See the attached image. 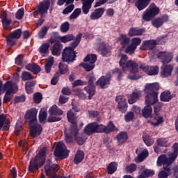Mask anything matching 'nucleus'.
<instances>
[{"label":"nucleus","instance_id":"56","mask_svg":"<svg viewBox=\"0 0 178 178\" xmlns=\"http://www.w3.org/2000/svg\"><path fill=\"white\" fill-rule=\"evenodd\" d=\"M137 169V165L136 164H131L129 165H127L125 168V172L127 173H133V172H135V170Z\"/></svg>","mask_w":178,"mask_h":178},{"label":"nucleus","instance_id":"27","mask_svg":"<svg viewBox=\"0 0 178 178\" xmlns=\"http://www.w3.org/2000/svg\"><path fill=\"white\" fill-rule=\"evenodd\" d=\"M104 12H105V9L102 8L95 10L90 16L91 20H98L99 17H102V15H104Z\"/></svg>","mask_w":178,"mask_h":178},{"label":"nucleus","instance_id":"49","mask_svg":"<svg viewBox=\"0 0 178 178\" xmlns=\"http://www.w3.org/2000/svg\"><path fill=\"white\" fill-rule=\"evenodd\" d=\"M58 67H59V72L60 74H67V73H69V67L65 65V63H60Z\"/></svg>","mask_w":178,"mask_h":178},{"label":"nucleus","instance_id":"43","mask_svg":"<svg viewBox=\"0 0 178 178\" xmlns=\"http://www.w3.org/2000/svg\"><path fill=\"white\" fill-rule=\"evenodd\" d=\"M118 169V163L112 162L107 167V173L108 175H113Z\"/></svg>","mask_w":178,"mask_h":178},{"label":"nucleus","instance_id":"8","mask_svg":"<svg viewBox=\"0 0 178 178\" xmlns=\"http://www.w3.org/2000/svg\"><path fill=\"white\" fill-rule=\"evenodd\" d=\"M74 112H79V110H76L75 107H73L72 110L68 111L67 113V118L68 119V121L70 123L72 124V129H71V135H68L67 132L65 133V141L66 143H72L73 138H72V136H74L73 134V131L75 127H76V119L77 117H76V114H74Z\"/></svg>","mask_w":178,"mask_h":178},{"label":"nucleus","instance_id":"11","mask_svg":"<svg viewBox=\"0 0 178 178\" xmlns=\"http://www.w3.org/2000/svg\"><path fill=\"white\" fill-rule=\"evenodd\" d=\"M49 114L47 121L49 123H52L54 122H59L62 119L60 116L63 115V111L58 108V106L54 105L49 109Z\"/></svg>","mask_w":178,"mask_h":178},{"label":"nucleus","instance_id":"34","mask_svg":"<svg viewBox=\"0 0 178 178\" xmlns=\"http://www.w3.org/2000/svg\"><path fill=\"white\" fill-rule=\"evenodd\" d=\"M154 172L152 170H145L142 169L140 170L139 175L138 178H147L151 176H154Z\"/></svg>","mask_w":178,"mask_h":178},{"label":"nucleus","instance_id":"37","mask_svg":"<svg viewBox=\"0 0 178 178\" xmlns=\"http://www.w3.org/2000/svg\"><path fill=\"white\" fill-rule=\"evenodd\" d=\"M97 86H99L101 88H106L109 86V79L102 76L97 81Z\"/></svg>","mask_w":178,"mask_h":178},{"label":"nucleus","instance_id":"2","mask_svg":"<svg viewBox=\"0 0 178 178\" xmlns=\"http://www.w3.org/2000/svg\"><path fill=\"white\" fill-rule=\"evenodd\" d=\"M37 109L32 108L29 110L25 115V119L29 120L30 134L31 137H37L42 131V127L37 124Z\"/></svg>","mask_w":178,"mask_h":178},{"label":"nucleus","instance_id":"17","mask_svg":"<svg viewBox=\"0 0 178 178\" xmlns=\"http://www.w3.org/2000/svg\"><path fill=\"white\" fill-rule=\"evenodd\" d=\"M22 35V30L17 29L14 32L11 33L8 37L6 38V42L8 45H10L12 47L13 45H15L16 44V40H18V38H20Z\"/></svg>","mask_w":178,"mask_h":178},{"label":"nucleus","instance_id":"33","mask_svg":"<svg viewBox=\"0 0 178 178\" xmlns=\"http://www.w3.org/2000/svg\"><path fill=\"white\" fill-rule=\"evenodd\" d=\"M143 33H144V29L132 27L129 29L128 32V35L129 37H134L136 35H143Z\"/></svg>","mask_w":178,"mask_h":178},{"label":"nucleus","instance_id":"60","mask_svg":"<svg viewBox=\"0 0 178 178\" xmlns=\"http://www.w3.org/2000/svg\"><path fill=\"white\" fill-rule=\"evenodd\" d=\"M22 79L24 81H26V80H31V79H33V76L27 72H22Z\"/></svg>","mask_w":178,"mask_h":178},{"label":"nucleus","instance_id":"20","mask_svg":"<svg viewBox=\"0 0 178 178\" xmlns=\"http://www.w3.org/2000/svg\"><path fill=\"white\" fill-rule=\"evenodd\" d=\"M115 100L118 103V109H120L122 113H124V112L127 111V103L126 102V98L124 96H118Z\"/></svg>","mask_w":178,"mask_h":178},{"label":"nucleus","instance_id":"44","mask_svg":"<svg viewBox=\"0 0 178 178\" xmlns=\"http://www.w3.org/2000/svg\"><path fill=\"white\" fill-rule=\"evenodd\" d=\"M49 43H44L42 44L40 48H39V52L41 54V55H46V54H48L49 52Z\"/></svg>","mask_w":178,"mask_h":178},{"label":"nucleus","instance_id":"42","mask_svg":"<svg viewBox=\"0 0 178 178\" xmlns=\"http://www.w3.org/2000/svg\"><path fill=\"white\" fill-rule=\"evenodd\" d=\"M117 140L118 144H123L127 141V133L126 132H120L118 135H117Z\"/></svg>","mask_w":178,"mask_h":178},{"label":"nucleus","instance_id":"58","mask_svg":"<svg viewBox=\"0 0 178 178\" xmlns=\"http://www.w3.org/2000/svg\"><path fill=\"white\" fill-rule=\"evenodd\" d=\"M131 44L137 49V46L141 44V39L139 38H134L131 40Z\"/></svg>","mask_w":178,"mask_h":178},{"label":"nucleus","instance_id":"26","mask_svg":"<svg viewBox=\"0 0 178 178\" xmlns=\"http://www.w3.org/2000/svg\"><path fill=\"white\" fill-rule=\"evenodd\" d=\"M168 19L169 18L167 15H164L161 18H156L152 22V26L158 29L159 27H161V26H162L165 22H168Z\"/></svg>","mask_w":178,"mask_h":178},{"label":"nucleus","instance_id":"14","mask_svg":"<svg viewBox=\"0 0 178 178\" xmlns=\"http://www.w3.org/2000/svg\"><path fill=\"white\" fill-rule=\"evenodd\" d=\"M84 62L86 63H81V66L85 68L86 72H90V70H92L94 67H95V62H97V56L95 54H88L84 58Z\"/></svg>","mask_w":178,"mask_h":178},{"label":"nucleus","instance_id":"53","mask_svg":"<svg viewBox=\"0 0 178 178\" xmlns=\"http://www.w3.org/2000/svg\"><path fill=\"white\" fill-rule=\"evenodd\" d=\"M143 141L147 147H151L154 144V139L147 135L143 136Z\"/></svg>","mask_w":178,"mask_h":178},{"label":"nucleus","instance_id":"4","mask_svg":"<svg viewBox=\"0 0 178 178\" xmlns=\"http://www.w3.org/2000/svg\"><path fill=\"white\" fill-rule=\"evenodd\" d=\"M159 90V84L158 83H147L145 87V92L149 93L145 97V105L151 106L154 104L158 102V93L155 91Z\"/></svg>","mask_w":178,"mask_h":178},{"label":"nucleus","instance_id":"21","mask_svg":"<svg viewBox=\"0 0 178 178\" xmlns=\"http://www.w3.org/2000/svg\"><path fill=\"white\" fill-rule=\"evenodd\" d=\"M117 42H119L122 45L120 51H123L130 42V38L127 37V35L120 34L118 38L117 39Z\"/></svg>","mask_w":178,"mask_h":178},{"label":"nucleus","instance_id":"52","mask_svg":"<svg viewBox=\"0 0 178 178\" xmlns=\"http://www.w3.org/2000/svg\"><path fill=\"white\" fill-rule=\"evenodd\" d=\"M124 52L126 54H129L131 55V54H134V51H136V49H137L136 48V46H133L131 44L130 45H127L124 48Z\"/></svg>","mask_w":178,"mask_h":178},{"label":"nucleus","instance_id":"63","mask_svg":"<svg viewBox=\"0 0 178 178\" xmlns=\"http://www.w3.org/2000/svg\"><path fill=\"white\" fill-rule=\"evenodd\" d=\"M24 15V10L22 8H20L18 10V11L16 13V19H22L23 16Z\"/></svg>","mask_w":178,"mask_h":178},{"label":"nucleus","instance_id":"22","mask_svg":"<svg viewBox=\"0 0 178 178\" xmlns=\"http://www.w3.org/2000/svg\"><path fill=\"white\" fill-rule=\"evenodd\" d=\"M99 51L103 56H109L111 55V50L112 47L111 46H106L104 42H99Z\"/></svg>","mask_w":178,"mask_h":178},{"label":"nucleus","instance_id":"32","mask_svg":"<svg viewBox=\"0 0 178 178\" xmlns=\"http://www.w3.org/2000/svg\"><path fill=\"white\" fill-rule=\"evenodd\" d=\"M73 134H74V136L76 138V142L79 144V145H83L84 144L86 140H87L86 138H83L82 136L79 135L78 131L79 129H77V127H74Z\"/></svg>","mask_w":178,"mask_h":178},{"label":"nucleus","instance_id":"54","mask_svg":"<svg viewBox=\"0 0 178 178\" xmlns=\"http://www.w3.org/2000/svg\"><path fill=\"white\" fill-rule=\"evenodd\" d=\"M80 13H81V9L76 8L70 16V20H74V19H77V17L80 16Z\"/></svg>","mask_w":178,"mask_h":178},{"label":"nucleus","instance_id":"5","mask_svg":"<svg viewBox=\"0 0 178 178\" xmlns=\"http://www.w3.org/2000/svg\"><path fill=\"white\" fill-rule=\"evenodd\" d=\"M157 58L161 59L163 64L161 70L162 77H168V76H170L173 70V67L172 65H165L166 63H169V62H172L173 54L172 53L159 52L157 54Z\"/></svg>","mask_w":178,"mask_h":178},{"label":"nucleus","instance_id":"12","mask_svg":"<svg viewBox=\"0 0 178 178\" xmlns=\"http://www.w3.org/2000/svg\"><path fill=\"white\" fill-rule=\"evenodd\" d=\"M104 125L97 122H92L86 126L83 131L87 136H91L95 133H102L104 131Z\"/></svg>","mask_w":178,"mask_h":178},{"label":"nucleus","instance_id":"7","mask_svg":"<svg viewBox=\"0 0 178 178\" xmlns=\"http://www.w3.org/2000/svg\"><path fill=\"white\" fill-rule=\"evenodd\" d=\"M45 154H47V147L40 149L38 155L30 161L29 166V172H33L35 170H38V169H40L44 165V162H45Z\"/></svg>","mask_w":178,"mask_h":178},{"label":"nucleus","instance_id":"15","mask_svg":"<svg viewBox=\"0 0 178 178\" xmlns=\"http://www.w3.org/2000/svg\"><path fill=\"white\" fill-rule=\"evenodd\" d=\"M44 170L47 176H50L51 178H66L65 177L57 176L55 173L59 170V165L56 164H53L51 165V163L46 165L44 167Z\"/></svg>","mask_w":178,"mask_h":178},{"label":"nucleus","instance_id":"3","mask_svg":"<svg viewBox=\"0 0 178 178\" xmlns=\"http://www.w3.org/2000/svg\"><path fill=\"white\" fill-rule=\"evenodd\" d=\"M127 56L123 54L121 56V58L120 60V66L122 68L123 72H129L131 76H128L129 80H137L138 77L136 76V73L138 72V66L137 65V63L129 60L127 61Z\"/></svg>","mask_w":178,"mask_h":178},{"label":"nucleus","instance_id":"57","mask_svg":"<svg viewBox=\"0 0 178 178\" xmlns=\"http://www.w3.org/2000/svg\"><path fill=\"white\" fill-rule=\"evenodd\" d=\"M42 100V95L40 92H37L33 95V101L35 104H40Z\"/></svg>","mask_w":178,"mask_h":178},{"label":"nucleus","instance_id":"39","mask_svg":"<svg viewBox=\"0 0 178 178\" xmlns=\"http://www.w3.org/2000/svg\"><path fill=\"white\" fill-rule=\"evenodd\" d=\"M142 115L146 119L151 118L152 115V107L151 106L146 105L145 108L142 110Z\"/></svg>","mask_w":178,"mask_h":178},{"label":"nucleus","instance_id":"6","mask_svg":"<svg viewBox=\"0 0 178 178\" xmlns=\"http://www.w3.org/2000/svg\"><path fill=\"white\" fill-rule=\"evenodd\" d=\"M81 40V34H79L76 35V40L71 44V47H66L62 55V59L63 62H67V63H70V62H73L74 60V58H76V52L74 51V48L80 44V41Z\"/></svg>","mask_w":178,"mask_h":178},{"label":"nucleus","instance_id":"19","mask_svg":"<svg viewBox=\"0 0 178 178\" xmlns=\"http://www.w3.org/2000/svg\"><path fill=\"white\" fill-rule=\"evenodd\" d=\"M140 69L145 72L149 76H155L159 72V68L158 66H148L145 64H143L140 66Z\"/></svg>","mask_w":178,"mask_h":178},{"label":"nucleus","instance_id":"51","mask_svg":"<svg viewBox=\"0 0 178 178\" xmlns=\"http://www.w3.org/2000/svg\"><path fill=\"white\" fill-rule=\"evenodd\" d=\"M157 144L161 147H169L170 142L168 138H161L157 140Z\"/></svg>","mask_w":178,"mask_h":178},{"label":"nucleus","instance_id":"28","mask_svg":"<svg viewBox=\"0 0 178 178\" xmlns=\"http://www.w3.org/2000/svg\"><path fill=\"white\" fill-rule=\"evenodd\" d=\"M141 97V91L135 90L131 95L129 96L128 102L129 104H133L137 102V99Z\"/></svg>","mask_w":178,"mask_h":178},{"label":"nucleus","instance_id":"9","mask_svg":"<svg viewBox=\"0 0 178 178\" xmlns=\"http://www.w3.org/2000/svg\"><path fill=\"white\" fill-rule=\"evenodd\" d=\"M19 90L17 85L12 81H7L4 84V91H6L3 99V103L8 104L13 97V94H16V92Z\"/></svg>","mask_w":178,"mask_h":178},{"label":"nucleus","instance_id":"61","mask_svg":"<svg viewBox=\"0 0 178 178\" xmlns=\"http://www.w3.org/2000/svg\"><path fill=\"white\" fill-rule=\"evenodd\" d=\"M73 9H74V5L71 4L63 11V15H67L68 13H70Z\"/></svg>","mask_w":178,"mask_h":178},{"label":"nucleus","instance_id":"47","mask_svg":"<svg viewBox=\"0 0 178 178\" xmlns=\"http://www.w3.org/2000/svg\"><path fill=\"white\" fill-rule=\"evenodd\" d=\"M39 120L40 123H45V121L47 120V108H43L40 110Z\"/></svg>","mask_w":178,"mask_h":178},{"label":"nucleus","instance_id":"48","mask_svg":"<svg viewBox=\"0 0 178 178\" xmlns=\"http://www.w3.org/2000/svg\"><path fill=\"white\" fill-rule=\"evenodd\" d=\"M84 159V152L83 151H78L74 159V163H80Z\"/></svg>","mask_w":178,"mask_h":178},{"label":"nucleus","instance_id":"16","mask_svg":"<svg viewBox=\"0 0 178 178\" xmlns=\"http://www.w3.org/2000/svg\"><path fill=\"white\" fill-rule=\"evenodd\" d=\"M165 38H162L161 39H158L156 40H147L145 41L142 46L140 47V49L142 51H145L147 49H153L155 48L156 45L158 44H164Z\"/></svg>","mask_w":178,"mask_h":178},{"label":"nucleus","instance_id":"62","mask_svg":"<svg viewBox=\"0 0 178 178\" xmlns=\"http://www.w3.org/2000/svg\"><path fill=\"white\" fill-rule=\"evenodd\" d=\"M134 118V113L133 112H128L124 117L126 122H130Z\"/></svg>","mask_w":178,"mask_h":178},{"label":"nucleus","instance_id":"38","mask_svg":"<svg viewBox=\"0 0 178 178\" xmlns=\"http://www.w3.org/2000/svg\"><path fill=\"white\" fill-rule=\"evenodd\" d=\"M6 12L2 11L1 13V18L4 29H9V24H10V19H8Z\"/></svg>","mask_w":178,"mask_h":178},{"label":"nucleus","instance_id":"23","mask_svg":"<svg viewBox=\"0 0 178 178\" xmlns=\"http://www.w3.org/2000/svg\"><path fill=\"white\" fill-rule=\"evenodd\" d=\"M51 3L49 1H44L40 3L38 7V12L41 15V16H44L49 9V6Z\"/></svg>","mask_w":178,"mask_h":178},{"label":"nucleus","instance_id":"46","mask_svg":"<svg viewBox=\"0 0 178 178\" xmlns=\"http://www.w3.org/2000/svg\"><path fill=\"white\" fill-rule=\"evenodd\" d=\"M52 65H54V57H49L45 63V70L46 73H49L51 72V67H52Z\"/></svg>","mask_w":178,"mask_h":178},{"label":"nucleus","instance_id":"40","mask_svg":"<svg viewBox=\"0 0 178 178\" xmlns=\"http://www.w3.org/2000/svg\"><path fill=\"white\" fill-rule=\"evenodd\" d=\"M26 69H27V70H30V72H32L35 74H37V73H40V72H41V68L40 66L35 63L29 64L26 66Z\"/></svg>","mask_w":178,"mask_h":178},{"label":"nucleus","instance_id":"13","mask_svg":"<svg viewBox=\"0 0 178 178\" xmlns=\"http://www.w3.org/2000/svg\"><path fill=\"white\" fill-rule=\"evenodd\" d=\"M54 155L60 159H65L69 156V150L66 149L63 143L59 142L56 144Z\"/></svg>","mask_w":178,"mask_h":178},{"label":"nucleus","instance_id":"24","mask_svg":"<svg viewBox=\"0 0 178 178\" xmlns=\"http://www.w3.org/2000/svg\"><path fill=\"white\" fill-rule=\"evenodd\" d=\"M136 152V154H138V157L135 159V161L137 163L143 162V161H144V159H145V158L149 155L148 150L147 149H143L142 150L141 149H137Z\"/></svg>","mask_w":178,"mask_h":178},{"label":"nucleus","instance_id":"18","mask_svg":"<svg viewBox=\"0 0 178 178\" xmlns=\"http://www.w3.org/2000/svg\"><path fill=\"white\" fill-rule=\"evenodd\" d=\"M89 79L88 86L85 88L86 92L89 95V99H91V97L95 95V86H94V81H95V77L93 74L90 76H88Z\"/></svg>","mask_w":178,"mask_h":178},{"label":"nucleus","instance_id":"55","mask_svg":"<svg viewBox=\"0 0 178 178\" xmlns=\"http://www.w3.org/2000/svg\"><path fill=\"white\" fill-rule=\"evenodd\" d=\"M48 27L47 26H43L38 32V37L39 38H44L45 35H47V33H48Z\"/></svg>","mask_w":178,"mask_h":178},{"label":"nucleus","instance_id":"31","mask_svg":"<svg viewBox=\"0 0 178 178\" xmlns=\"http://www.w3.org/2000/svg\"><path fill=\"white\" fill-rule=\"evenodd\" d=\"M151 0H136L135 3V6L138 9V10H143L145 9L146 6H148Z\"/></svg>","mask_w":178,"mask_h":178},{"label":"nucleus","instance_id":"35","mask_svg":"<svg viewBox=\"0 0 178 178\" xmlns=\"http://www.w3.org/2000/svg\"><path fill=\"white\" fill-rule=\"evenodd\" d=\"M10 123V122H9V119L6 118V116H5V115H0V130L1 129H2V127H4L6 130L9 129Z\"/></svg>","mask_w":178,"mask_h":178},{"label":"nucleus","instance_id":"50","mask_svg":"<svg viewBox=\"0 0 178 178\" xmlns=\"http://www.w3.org/2000/svg\"><path fill=\"white\" fill-rule=\"evenodd\" d=\"M34 86H35V81H29L26 83L25 88L27 94H32Z\"/></svg>","mask_w":178,"mask_h":178},{"label":"nucleus","instance_id":"36","mask_svg":"<svg viewBox=\"0 0 178 178\" xmlns=\"http://www.w3.org/2000/svg\"><path fill=\"white\" fill-rule=\"evenodd\" d=\"M172 98H173V96H172L169 90L163 92L160 95V99L163 102H169Z\"/></svg>","mask_w":178,"mask_h":178},{"label":"nucleus","instance_id":"45","mask_svg":"<svg viewBox=\"0 0 178 178\" xmlns=\"http://www.w3.org/2000/svg\"><path fill=\"white\" fill-rule=\"evenodd\" d=\"M102 133H111V131H115V130H118L116 127H115V124L112 122H110L107 127L104 125Z\"/></svg>","mask_w":178,"mask_h":178},{"label":"nucleus","instance_id":"41","mask_svg":"<svg viewBox=\"0 0 178 178\" xmlns=\"http://www.w3.org/2000/svg\"><path fill=\"white\" fill-rule=\"evenodd\" d=\"M165 120H163V115L160 114H156L154 117V121L151 122V124L152 126H159V124H162Z\"/></svg>","mask_w":178,"mask_h":178},{"label":"nucleus","instance_id":"10","mask_svg":"<svg viewBox=\"0 0 178 178\" xmlns=\"http://www.w3.org/2000/svg\"><path fill=\"white\" fill-rule=\"evenodd\" d=\"M160 12L159 8L156 6L155 3H152L143 13L142 19L145 22H149L151 19H154L155 16H158Z\"/></svg>","mask_w":178,"mask_h":178},{"label":"nucleus","instance_id":"25","mask_svg":"<svg viewBox=\"0 0 178 178\" xmlns=\"http://www.w3.org/2000/svg\"><path fill=\"white\" fill-rule=\"evenodd\" d=\"M74 37L72 36V35H67L65 36H59L56 39L55 38H51L49 40V42H50V44H54V42H56V41L58 40H60V41H61V42H69V41H72V40H73Z\"/></svg>","mask_w":178,"mask_h":178},{"label":"nucleus","instance_id":"29","mask_svg":"<svg viewBox=\"0 0 178 178\" xmlns=\"http://www.w3.org/2000/svg\"><path fill=\"white\" fill-rule=\"evenodd\" d=\"M63 46L60 43H55L51 48V54L54 55V56H59L60 53L62 52V49Z\"/></svg>","mask_w":178,"mask_h":178},{"label":"nucleus","instance_id":"64","mask_svg":"<svg viewBox=\"0 0 178 178\" xmlns=\"http://www.w3.org/2000/svg\"><path fill=\"white\" fill-rule=\"evenodd\" d=\"M17 177V172H16V169L15 168H13L10 175H9V178H16Z\"/></svg>","mask_w":178,"mask_h":178},{"label":"nucleus","instance_id":"30","mask_svg":"<svg viewBox=\"0 0 178 178\" xmlns=\"http://www.w3.org/2000/svg\"><path fill=\"white\" fill-rule=\"evenodd\" d=\"M92 2H94V0H82V10L85 15H87V13L90 12V9H91V5H92Z\"/></svg>","mask_w":178,"mask_h":178},{"label":"nucleus","instance_id":"59","mask_svg":"<svg viewBox=\"0 0 178 178\" xmlns=\"http://www.w3.org/2000/svg\"><path fill=\"white\" fill-rule=\"evenodd\" d=\"M70 27V25L69 24V22H64L60 26V31H62V33H66L67 31H69Z\"/></svg>","mask_w":178,"mask_h":178},{"label":"nucleus","instance_id":"1","mask_svg":"<svg viewBox=\"0 0 178 178\" xmlns=\"http://www.w3.org/2000/svg\"><path fill=\"white\" fill-rule=\"evenodd\" d=\"M173 153L169 154V157L166 155L163 154L158 158L157 165L162 166L163 165V168L161 170L158 175L159 178H168V176L170 175V165L175 162V159L178 156V144L175 143L173 145Z\"/></svg>","mask_w":178,"mask_h":178}]
</instances>
